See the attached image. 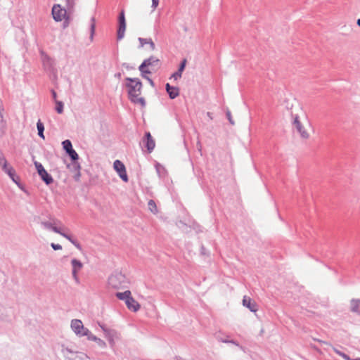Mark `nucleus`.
<instances>
[{
	"label": "nucleus",
	"instance_id": "obj_34",
	"mask_svg": "<svg viewBox=\"0 0 360 360\" xmlns=\"http://www.w3.org/2000/svg\"><path fill=\"white\" fill-rule=\"evenodd\" d=\"M226 114V117H227L230 124L233 125L234 124V122H233V120L232 119L231 112L229 110H227Z\"/></svg>",
	"mask_w": 360,
	"mask_h": 360
},
{
	"label": "nucleus",
	"instance_id": "obj_27",
	"mask_svg": "<svg viewBox=\"0 0 360 360\" xmlns=\"http://www.w3.org/2000/svg\"><path fill=\"white\" fill-rule=\"evenodd\" d=\"M148 210L151 212H153L154 214H156L158 212V208H157L156 204L153 200H150L148 201Z\"/></svg>",
	"mask_w": 360,
	"mask_h": 360
},
{
	"label": "nucleus",
	"instance_id": "obj_36",
	"mask_svg": "<svg viewBox=\"0 0 360 360\" xmlns=\"http://www.w3.org/2000/svg\"><path fill=\"white\" fill-rule=\"evenodd\" d=\"M159 4V0H152V7L155 9Z\"/></svg>",
	"mask_w": 360,
	"mask_h": 360
},
{
	"label": "nucleus",
	"instance_id": "obj_2",
	"mask_svg": "<svg viewBox=\"0 0 360 360\" xmlns=\"http://www.w3.org/2000/svg\"><path fill=\"white\" fill-rule=\"evenodd\" d=\"M128 283L125 275L120 271L113 272L108 278V285L115 289L126 288Z\"/></svg>",
	"mask_w": 360,
	"mask_h": 360
},
{
	"label": "nucleus",
	"instance_id": "obj_37",
	"mask_svg": "<svg viewBox=\"0 0 360 360\" xmlns=\"http://www.w3.org/2000/svg\"><path fill=\"white\" fill-rule=\"evenodd\" d=\"M340 356H342L345 360H353V359H351L347 354H346L343 352H342V354H340Z\"/></svg>",
	"mask_w": 360,
	"mask_h": 360
},
{
	"label": "nucleus",
	"instance_id": "obj_1",
	"mask_svg": "<svg viewBox=\"0 0 360 360\" xmlns=\"http://www.w3.org/2000/svg\"><path fill=\"white\" fill-rule=\"evenodd\" d=\"M128 82L126 83V87L128 89V95L129 100L136 104L141 105L143 108L146 106V101L143 97H139L141 93L142 83L138 78L127 77L125 79Z\"/></svg>",
	"mask_w": 360,
	"mask_h": 360
},
{
	"label": "nucleus",
	"instance_id": "obj_12",
	"mask_svg": "<svg viewBox=\"0 0 360 360\" xmlns=\"http://www.w3.org/2000/svg\"><path fill=\"white\" fill-rule=\"evenodd\" d=\"M143 143L147 148L148 153H151L155 146V141L150 132H146Z\"/></svg>",
	"mask_w": 360,
	"mask_h": 360
},
{
	"label": "nucleus",
	"instance_id": "obj_19",
	"mask_svg": "<svg viewBox=\"0 0 360 360\" xmlns=\"http://www.w3.org/2000/svg\"><path fill=\"white\" fill-rule=\"evenodd\" d=\"M350 309L352 312L360 314V299H352L351 300Z\"/></svg>",
	"mask_w": 360,
	"mask_h": 360
},
{
	"label": "nucleus",
	"instance_id": "obj_3",
	"mask_svg": "<svg viewBox=\"0 0 360 360\" xmlns=\"http://www.w3.org/2000/svg\"><path fill=\"white\" fill-rule=\"evenodd\" d=\"M70 326L74 333L79 337L86 336L88 338L91 333L88 328L84 326L79 319H72Z\"/></svg>",
	"mask_w": 360,
	"mask_h": 360
},
{
	"label": "nucleus",
	"instance_id": "obj_22",
	"mask_svg": "<svg viewBox=\"0 0 360 360\" xmlns=\"http://www.w3.org/2000/svg\"><path fill=\"white\" fill-rule=\"evenodd\" d=\"M63 229H61L60 233H59L58 234L63 236L64 238L68 239L69 241H70L71 243H72L78 250H81L82 248H81L80 244L76 240L73 239L70 235H68V234L65 233V232H63Z\"/></svg>",
	"mask_w": 360,
	"mask_h": 360
},
{
	"label": "nucleus",
	"instance_id": "obj_49",
	"mask_svg": "<svg viewBox=\"0 0 360 360\" xmlns=\"http://www.w3.org/2000/svg\"><path fill=\"white\" fill-rule=\"evenodd\" d=\"M126 68H127V69H129V66L127 65H126Z\"/></svg>",
	"mask_w": 360,
	"mask_h": 360
},
{
	"label": "nucleus",
	"instance_id": "obj_24",
	"mask_svg": "<svg viewBox=\"0 0 360 360\" xmlns=\"http://www.w3.org/2000/svg\"><path fill=\"white\" fill-rule=\"evenodd\" d=\"M90 40L91 41L94 39V36L95 34V30H96V20L94 17H92L90 20Z\"/></svg>",
	"mask_w": 360,
	"mask_h": 360
},
{
	"label": "nucleus",
	"instance_id": "obj_40",
	"mask_svg": "<svg viewBox=\"0 0 360 360\" xmlns=\"http://www.w3.org/2000/svg\"><path fill=\"white\" fill-rule=\"evenodd\" d=\"M144 78L146 79L149 82L150 84L152 86H154L155 84H154L153 81L150 77L146 76V77H144Z\"/></svg>",
	"mask_w": 360,
	"mask_h": 360
},
{
	"label": "nucleus",
	"instance_id": "obj_20",
	"mask_svg": "<svg viewBox=\"0 0 360 360\" xmlns=\"http://www.w3.org/2000/svg\"><path fill=\"white\" fill-rule=\"evenodd\" d=\"M129 303L126 304L127 308L133 311H137L140 309V304L131 296L129 298Z\"/></svg>",
	"mask_w": 360,
	"mask_h": 360
},
{
	"label": "nucleus",
	"instance_id": "obj_7",
	"mask_svg": "<svg viewBox=\"0 0 360 360\" xmlns=\"http://www.w3.org/2000/svg\"><path fill=\"white\" fill-rule=\"evenodd\" d=\"M119 27L117 30V39L121 40L124 37L126 30V20L124 11H122L120 13L119 18Z\"/></svg>",
	"mask_w": 360,
	"mask_h": 360
},
{
	"label": "nucleus",
	"instance_id": "obj_31",
	"mask_svg": "<svg viewBox=\"0 0 360 360\" xmlns=\"http://www.w3.org/2000/svg\"><path fill=\"white\" fill-rule=\"evenodd\" d=\"M120 177L124 181V182H127L128 181V176H127V172H126V168L124 169H123L122 172H120L118 173Z\"/></svg>",
	"mask_w": 360,
	"mask_h": 360
},
{
	"label": "nucleus",
	"instance_id": "obj_21",
	"mask_svg": "<svg viewBox=\"0 0 360 360\" xmlns=\"http://www.w3.org/2000/svg\"><path fill=\"white\" fill-rule=\"evenodd\" d=\"M116 297L121 300H124L125 304L129 303V298L131 297V293L130 290H126L123 292H117Z\"/></svg>",
	"mask_w": 360,
	"mask_h": 360
},
{
	"label": "nucleus",
	"instance_id": "obj_33",
	"mask_svg": "<svg viewBox=\"0 0 360 360\" xmlns=\"http://www.w3.org/2000/svg\"><path fill=\"white\" fill-rule=\"evenodd\" d=\"M181 72H179L178 70L176 72H175L172 75V78H173L174 80H177L179 79V78L181 77Z\"/></svg>",
	"mask_w": 360,
	"mask_h": 360
},
{
	"label": "nucleus",
	"instance_id": "obj_10",
	"mask_svg": "<svg viewBox=\"0 0 360 360\" xmlns=\"http://www.w3.org/2000/svg\"><path fill=\"white\" fill-rule=\"evenodd\" d=\"M60 223L59 221L53 219L52 221H41V226L48 230H51L55 233H60V230L62 228L58 227L57 225Z\"/></svg>",
	"mask_w": 360,
	"mask_h": 360
},
{
	"label": "nucleus",
	"instance_id": "obj_5",
	"mask_svg": "<svg viewBox=\"0 0 360 360\" xmlns=\"http://www.w3.org/2000/svg\"><path fill=\"white\" fill-rule=\"evenodd\" d=\"M159 60L155 56H150V58L143 60V62L139 67V70L141 72V76L146 77V74H151V71L147 68L151 66H155L158 64Z\"/></svg>",
	"mask_w": 360,
	"mask_h": 360
},
{
	"label": "nucleus",
	"instance_id": "obj_38",
	"mask_svg": "<svg viewBox=\"0 0 360 360\" xmlns=\"http://www.w3.org/2000/svg\"><path fill=\"white\" fill-rule=\"evenodd\" d=\"M340 356H342L345 360H353V359H351L347 354H346L343 352H342V354H340Z\"/></svg>",
	"mask_w": 360,
	"mask_h": 360
},
{
	"label": "nucleus",
	"instance_id": "obj_15",
	"mask_svg": "<svg viewBox=\"0 0 360 360\" xmlns=\"http://www.w3.org/2000/svg\"><path fill=\"white\" fill-rule=\"evenodd\" d=\"M3 108L1 101L0 100V136H3L6 134L7 123L3 115Z\"/></svg>",
	"mask_w": 360,
	"mask_h": 360
},
{
	"label": "nucleus",
	"instance_id": "obj_11",
	"mask_svg": "<svg viewBox=\"0 0 360 360\" xmlns=\"http://www.w3.org/2000/svg\"><path fill=\"white\" fill-rule=\"evenodd\" d=\"M71 264L72 266V274L73 278L75 280L76 282H79V278L77 276L78 272L82 269L83 264L77 259H72L71 260Z\"/></svg>",
	"mask_w": 360,
	"mask_h": 360
},
{
	"label": "nucleus",
	"instance_id": "obj_6",
	"mask_svg": "<svg viewBox=\"0 0 360 360\" xmlns=\"http://www.w3.org/2000/svg\"><path fill=\"white\" fill-rule=\"evenodd\" d=\"M34 164L39 175L40 176L41 179L45 182V184L49 185L51 183H53V179L52 176L46 171L43 165L37 161H34Z\"/></svg>",
	"mask_w": 360,
	"mask_h": 360
},
{
	"label": "nucleus",
	"instance_id": "obj_39",
	"mask_svg": "<svg viewBox=\"0 0 360 360\" xmlns=\"http://www.w3.org/2000/svg\"><path fill=\"white\" fill-rule=\"evenodd\" d=\"M51 94H52V97H53L54 101L56 102V100H57L56 99V98H57L56 92L54 90H51Z\"/></svg>",
	"mask_w": 360,
	"mask_h": 360
},
{
	"label": "nucleus",
	"instance_id": "obj_46",
	"mask_svg": "<svg viewBox=\"0 0 360 360\" xmlns=\"http://www.w3.org/2000/svg\"><path fill=\"white\" fill-rule=\"evenodd\" d=\"M115 77H117V78H120L121 77V73L118 72L115 75Z\"/></svg>",
	"mask_w": 360,
	"mask_h": 360
},
{
	"label": "nucleus",
	"instance_id": "obj_17",
	"mask_svg": "<svg viewBox=\"0 0 360 360\" xmlns=\"http://www.w3.org/2000/svg\"><path fill=\"white\" fill-rule=\"evenodd\" d=\"M165 88L171 99H174L179 96V89L178 87L172 86L169 83H167Z\"/></svg>",
	"mask_w": 360,
	"mask_h": 360
},
{
	"label": "nucleus",
	"instance_id": "obj_48",
	"mask_svg": "<svg viewBox=\"0 0 360 360\" xmlns=\"http://www.w3.org/2000/svg\"><path fill=\"white\" fill-rule=\"evenodd\" d=\"M77 169H79L80 168V166L79 165H77Z\"/></svg>",
	"mask_w": 360,
	"mask_h": 360
},
{
	"label": "nucleus",
	"instance_id": "obj_29",
	"mask_svg": "<svg viewBox=\"0 0 360 360\" xmlns=\"http://www.w3.org/2000/svg\"><path fill=\"white\" fill-rule=\"evenodd\" d=\"M0 165L2 167L3 169L9 166L5 156L1 152H0Z\"/></svg>",
	"mask_w": 360,
	"mask_h": 360
},
{
	"label": "nucleus",
	"instance_id": "obj_26",
	"mask_svg": "<svg viewBox=\"0 0 360 360\" xmlns=\"http://www.w3.org/2000/svg\"><path fill=\"white\" fill-rule=\"evenodd\" d=\"M37 128L38 130V135L44 139V124L41 122L40 120H38L37 123Z\"/></svg>",
	"mask_w": 360,
	"mask_h": 360
},
{
	"label": "nucleus",
	"instance_id": "obj_47",
	"mask_svg": "<svg viewBox=\"0 0 360 360\" xmlns=\"http://www.w3.org/2000/svg\"><path fill=\"white\" fill-rule=\"evenodd\" d=\"M356 24L358 26L360 27V19H358L357 21H356Z\"/></svg>",
	"mask_w": 360,
	"mask_h": 360
},
{
	"label": "nucleus",
	"instance_id": "obj_42",
	"mask_svg": "<svg viewBox=\"0 0 360 360\" xmlns=\"http://www.w3.org/2000/svg\"><path fill=\"white\" fill-rule=\"evenodd\" d=\"M219 341L223 342H229L230 340H228L227 339L223 340L221 338H219V337L217 338Z\"/></svg>",
	"mask_w": 360,
	"mask_h": 360
},
{
	"label": "nucleus",
	"instance_id": "obj_4",
	"mask_svg": "<svg viewBox=\"0 0 360 360\" xmlns=\"http://www.w3.org/2000/svg\"><path fill=\"white\" fill-rule=\"evenodd\" d=\"M292 126L300 134L302 139L307 140L309 138V133L303 126L298 115L292 114Z\"/></svg>",
	"mask_w": 360,
	"mask_h": 360
},
{
	"label": "nucleus",
	"instance_id": "obj_8",
	"mask_svg": "<svg viewBox=\"0 0 360 360\" xmlns=\"http://www.w3.org/2000/svg\"><path fill=\"white\" fill-rule=\"evenodd\" d=\"M63 148L68 154L72 161L77 160L79 158L78 154L72 148V143L70 140L67 139L62 142Z\"/></svg>",
	"mask_w": 360,
	"mask_h": 360
},
{
	"label": "nucleus",
	"instance_id": "obj_45",
	"mask_svg": "<svg viewBox=\"0 0 360 360\" xmlns=\"http://www.w3.org/2000/svg\"><path fill=\"white\" fill-rule=\"evenodd\" d=\"M229 342V343L234 344V345H238V344H237L234 340H230Z\"/></svg>",
	"mask_w": 360,
	"mask_h": 360
},
{
	"label": "nucleus",
	"instance_id": "obj_43",
	"mask_svg": "<svg viewBox=\"0 0 360 360\" xmlns=\"http://www.w3.org/2000/svg\"><path fill=\"white\" fill-rule=\"evenodd\" d=\"M207 117H208L210 120H212V119H213V118H212V113H211V112H207Z\"/></svg>",
	"mask_w": 360,
	"mask_h": 360
},
{
	"label": "nucleus",
	"instance_id": "obj_32",
	"mask_svg": "<svg viewBox=\"0 0 360 360\" xmlns=\"http://www.w3.org/2000/svg\"><path fill=\"white\" fill-rule=\"evenodd\" d=\"M186 59H184L181 63H180L179 65V69H178V71L179 72H181L182 73V72L185 69V67H186Z\"/></svg>",
	"mask_w": 360,
	"mask_h": 360
},
{
	"label": "nucleus",
	"instance_id": "obj_28",
	"mask_svg": "<svg viewBox=\"0 0 360 360\" xmlns=\"http://www.w3.org/2000/svg\"><path fill=\"white\" fill-rule=\"evenodd\" d=\"M56 110L58 114H62L63 112V103L62 101L56 100Z\"/></svg>",
	"mask_w": 360,
	"mask_h": 360
},
{
	"label": "nucleus",
	"instance_id": "obj_18",
	"mask_svg": "<svg viewBox=\"0 0 360 360\" xmlns=\"http://www.w3.org/2000/svg\"><path fill=\"white\" fill-rule=\"evenodd\" d=\"M138 40L140 42L139 48H143L145 44H148L151 51H154L155 49V45L150 38L139 37Z\"/></svg>",
	"mask_w": 360,
	"mask_h": 360
},
{
	"label": "nucleus",
	"instance_id": "obj_9",
	"mask_svg": "<svg viewBox=\"0 0 360 360\" xmlns=\"http://www.w3.org/2000/svg\"><path fill=\"white\" fill-rule=\"evenodd\" d=\"M66 13V10L62 8L59 4H55L52 8L53 18L57 22L62 21L65 18Z\"/></svg>",
	"mask_w": 360,
	"mask_h": 360
},
{
	"label": "nucleus",
	"instance_id": "obj_35",
	"mask_svg": "<svg viewBox=\"0 0 360 360\" xmlns=\"http://www.w3.org/2000/svg\"><path fill=\"white\" fill-rule=\"evenodd\" d=\"M51 248L54 250H61L62 249V246L59 244H56V243H52L51 244Z\"/></svg>",
	"mask_w": 360,
	"mask_h": 360
},
{
	"label": "nucleus",
	"instance_id": "obj_14",
	"mask_svg": "<svg viewBox=\"0 0 360 360\" xmlns=\"http://www.w3.org/2000/svg\"><path fill=\"white\" fill-rule=\"evenodd\" d=\"M243 304L244 307L248 308L252 312H255L257 311V305L256 302L255 301H252L250 297H243Z\"/></svg>",
	"mask_w": 360,
	"mask_h": 360
},
{
	"label": "nucleus",
	"instance_id": "obj_23",
	"mask_svg": "<svg viewBox=\"0 0 360 360\" xmlns=\"http://www.w3.org/2000/svg\"><path fill=\"white\" fill-rule=\"evenodd\" d=\"M87 339L89 340H92V341L96 342L97 343V345L101 348H105L106 347V343L103 340L97 338L92 333H91V335H89V336L87 338Z\"/></svg>",
	"mask_w": 360,
	"mask_h": 360
},
{
	"label": "nucleus",
	"instance_id": "obj_30",
	"mask_svg": "<svg viewBox=\"0 0 360 360\" xmlns=\"http://www.w3.org/2000/svg\"><path fill=\"white\" fill-rule=\"evenodd\" d=\"M75 359H78V360H89V356L84 354V353H82V352H76V356H75Z\"/></svg>",
	"mask_w": 360,
	"mask_h": 360
},
{
	"label": "nucleus",
	"instance_id": "obj_25",
	"mask_svg": "<svg viewBox=\"0 0 360 360\" xmlns=\"http://www.w3.org/2000/svg\"><path fill=\"white\" fill-rule=\"evenodd\" d=\"M113 167L117 173L125 169L124 165L119 160H117L114 162Z\"/></svg>",
	"mask_w": 360,
	"mask_h": 360
},
{
	"label": "nucleus",
	"instance_id": "obj_13",
	"mask_svg": "<svg viewBox=\"0 0 360 360\" xmlns=\"http://www.w3.org/2000/svg\"><path fill=\"white\" fill-rule=\"evenodd\" d=\"M105 334V337L108 340L111 346L114 345V339L116 337L117 332L115 330L109 329L103 326H100Z\"/></svg>",
	"mask_w": 360,
	"mask_h": 360
},
{
	"label": "nucleus",
	"instance_id": "obj_44",
	"mask_svg": "<svg viewBox=\"0 0 360 360\" xmlns=\"http://www.w3.org/2000/svg\"><path fill=\"white\" fill-rule=\"evenodd\" d=\"M63 352H69V353H72V351L68 348H65V349H63Z\"/></svg>",
	"mask_w": 360,
	"mask_h": 360
},
{
	"label": "nucleus",
	"instance_id": "obj_41",
	"mask_svg": "<svg viewBox=\"0 0 360 360\" xmlns=\"http://www.w3.org/2000/svg\"><path fill=\"white\" fill-rule=\"evenodd\" d=\"M333 349L334 352H335L337 354H338L339 356H340V354H342V352H340V350H338V349H336V348H333Z\"/></svg>",
	"mask_w": 360,
	"mask_h": 360
},
{
	"label": "nucleus",
	"instance_id": "obj_16",
	"mask_svg": "<svg viewBox=\"0 0 360 360\" xmlns=\"http://www.w3.org/2000/svg\"><path fill=\"white\" fill-rule=\"evenodd\" d=\"M12 179V181L19 186V177L16 175L15 169L11 166H8L3 169Z\"/></svg>",
	"mask_w": 360,
	"mask_h": 360
}]
</instances>
